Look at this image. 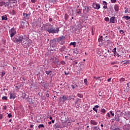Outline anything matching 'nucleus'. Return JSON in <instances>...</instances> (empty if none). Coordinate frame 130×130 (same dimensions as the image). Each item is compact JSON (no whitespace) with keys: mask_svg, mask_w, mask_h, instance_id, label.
<instances>
[{"mask_svg":"<svg viewBox=\"0 0 130 130\" xmlns=\"http://www.w3.org/2000/svg\"><path fill=\"white\" fill-rule=\"evenodd\" d=\"M33 126H34V125H30V127L31 128H33Z\"/></svg>","mask_w":130,"mask_h":130,"instance_id":"obj_61","label":"nucleus"},{"mask_svg":"<svg viewBox=\"0 0 130 130\" xmlns=\"http://www.w3.org/2000/svg\"><path fill=\"white\" fill-rule=\"evenodd\" d=\"M108 82H111V78H109L108 79Z\"/></svg>","mask_w":130,"mask_h":130,"instance_id":"obj_59","label":"nucleus"},{"mask_svg":"<svg viewBox=\"0 0 130 130\" xmlns=\"http://www.w3.org/2000/svg\"><path fill=\"white\" fill-rule=\"evenodd\" d=\"M114 8L115 12H118V11H119V7L117 5H115Z\"/></svg>","mask_w":130,"mask_h":130,"instance_id":"obj_14","label":"nucleus"},{"mask_svg":"<svg viewBox=\"0 0 130 130\" xmlns=\"http://www.w3.org/2000/svg\"><path fill=\"white\" fill-rule=\"evenodd\" d=\"M76 44H77V43H76V42H71L70 45H73L74 47H76Z\"/></svg>","mask_w":130,"mask_h":130,"instance_id":"obj_23","label":"nucleus"},{"mask_svg":"<svg viewBox=\"0 0 130 130\" xmlns=\"http://www.w3.org/2000/svg\"><path fill=\"white\" fill-rule=\"evenodd\" d=\"M55 128H59L60 127V125L56 124H55Z\"/></svg>","mask_w":130,"mask_h":130,"instance_id":"obj_27","label":"nucleus"},{"mask_svg":"<svg viewBox=\"0 0 130 130\" xmlns=\"http://www.w3.org/2000/svg\"><path fill=\"white\" fill-rule=\"evenodd\" d=\"M31 2L33 4H35V3H36V2H37V0H31Z\"/></svg>","mask_w":130,"mask_h":130,"instance_id":"obj_47","label":"nucleus"},{"mask_svg":"<svg viewBox=\"0 0 130 130\" xmlns=\"http://www.w3.org/2000/svg\"><path fill=\"white\" fill-rule=\"evenodd\" d=\"M92 8L95 10H99V9H100V4L98 3H93Z\"/></svg>","mask_w":130,"mask_h":130,"instance_id":"obj_6","label":"nucleus"},{"mask_svg":"<svg viewBox=\"0 0 130 130\" xmlns=\"http://www.w3.org/2000/svg\"><path fill=\"white\" fill-rule=\"evenodd\" d=\"M105 20L106 21V22H109V18L108 17H106L105 18Z\"/></svg>","mask_w":130,"mask_h":130,"instance_id":"obj_43","label":"nucleus"},{"mask_svg":"<svg viewBox=\"0 0 130 130\" xmlns=\"http://www.w3.org/2000/svg\"><path fill=\"white\" fill-rule=\"evenodd\" d=\"M49 22H52V18L49 19Z\"/></svg>","mask_w":130,"mask_h":130,"instance_id":"obj_64","label":"nucleus"},{"mask_svg":"<svg viewBox=\"0 0 130 130\" xmlns=\"http://www.w3.org/2000/svg\"><path fill=\"white\" fill-rule=\"evenodd\" d=\"M46 31H47L49 33H51L52 34H53L54 33H58L59 31V29L56 28H53L52 27V25H49L45 27Z\"/></svg>","mask_w":130,"mask_h":130,"instance_id":"obj_1","label":"nucleus"},{"mask_svg":"<svg viewBox=\"0 0 130 130\" xmlns=\"http://www.w3.org/2000/svg\"><path fill=\"white\" fill-rule=\"evenodd\" d=\"M62 98L63 99V101H67L68 97H67L66 95H63Z\"/></svg>","mask_w":130,"mask_h":130,"instance_id":"obj_21","label":"nucleus"},{"mask_svg":"<svg viewBox=\"0 0 130 130\" xmlns=\"http://www.w3.org/2000/svg\"><path fill=\"white\" fill-rule=\"evenodd\" d=\"M27 101L29 104H33V103H34V101H33V99L32 98H28Z\"/></svg>","mask_w":130,"mask_h":130,"instance_id":"obj_13","label":"nucleus"},{"mask_svg":"<svg viewBox=\"0 0 130 130\" xmlns=\"http://www.w3.org/2000/svg\"><path fill=\"white\" fill-rule=\"evenodd\" d=\"M8 116L9 118L12 117V115L11 114H9Z\"/></svg>","mask_w":130,"mask_h":130,"instance_id":"obj_56","label":"nucleus"},{"mask_svg":"<svg viewBox=\"0 0 130 130\" xmlns=\"http://www.w3.org/2000/svg\"><path fill=\"white\" fill-rule=\"evenodd\" d=\"M64 49H66V46H62L61 48H60L59 50L60 51H63Z\"/></svg>","mask_w":130,"mask_h":130,"instance_id":"obj_19","label":"nucleus"},{"mask_svg":"<svg viewBox=\"0 0 130 130\" xmlns=\"http://www.w3.org/2000/svg\"><path fill=\"white\" fill-rule=\"evenodd\" d=\"M9 2L11 4H15V3L17 2V0H9Z\"/></svg>","mask_w":130,"mask_h":130,"instance_id":"obj_20","label":"nucleus"},{"mask_svg":"<svg viewBox=\"0 0 130 130\" xmlns=\"http://www.w3.org/2000/svg\"><path fill=\"white\" fill-rule=\"evenodd\" d=\"M124 81H125V79L124 78H122L120 79V82H124Z\"/></svg>","mask_w":130,"mask_h":130,"instance_id":"obj_31","label":"nucleus"},{"mask_svg":"<svg viewBox=\"0 0 130 130\" xmlns=\"http://www.w3.org/2000/svg\"><path fill=\"white\" fill-rule=\"evenodd\" d=\"M84 83L85 85H88V81L87 80V79H84Z\"/></svg>","mask_w":130,"mask_h":130,"instance_id":"obj_40","label":"nucleus"},{"mask_svg":"<svg viewBox=\"0 0 130 130\" xmlns=\"http://www.w3.org/2000/svg\"><path fill=\"white\" fill-rule=\"evenodd\" d=\"M103 5H104V6H107V2L103 1Z\"/></svg>","mask_w":130,"mask_h":130,"instance_id":"obj_38","label":"nucleus"},{"mask_svg":"<svg viewBox=\"0 0 130 130\" xmlns=\"http://www.w3.org/2000/svg\"><path fill=\"white\" fill-rule=\"evenodd\" d=\"M2 20L3 21H7V20H8V18H7V15L2 16Z\"/></svg>","mask_w":130,"mask_h":130,"instance_id":"obj_16","label":"nucleus"},{"mask_svg":"<svg viewBox=\"0 0 130 130\" xmlns=\"http://www.w3.org/2000/svg\"><path fill=\"white\" fill-rule=\"evenodd\" d=\"M111 3H112V4H115L116 0H111Z\"/></svg>","mask_w":130,"mask_h":130,"instance_id":"obj_41","label":"nucleus"},{"mask_svg":"<svg viewBox=\"0 0 130 130\" xmlns=\"http://www.w3.org/2000/svg\"><path fill=\"white\" fill-rule=\"evenodd\" d=\"M107 116H108V117H110V114H109V113H108L107 114Z\"/></svg>","mask_w":130,"mask_h":130,"instance_id":"obj_57","label":"nucleus"},{"mask_svg":"<svg viewBox=\"0 0 130 130\" xmlns=\"http://www.w3.org/2000/svg\"><path fill=\"white\" fill-rule=\"evenodd\" d=\"M127 85L128 88H130V82H128V83L127 84Z\"/></svg>","mask_w":130,"mask_h":130,"instance_id":"obj_52","label":"nucleus"},{"mask_svg":"<svg viewBox=\"0 0 130 130\" xmlns=\"http://www.w3.org/2000/svg\"><path fill=\"white\" fill-rule=\"evenodd\" d=\"M103 36H101L99 38V46H102V45H103Z\"/></svg>","mask_w":130,"mask_h":130,"instance_id":"obj_9","label":"nucleus"},{"mask_svg":"<svg viewBox=\"0 0 130 130\" xmlns=\"http://www.w3.org/2000/svg\"><path fill=\"white\" fill-rule=\"evenodd\" d=\"M115 120L116 121H119V120H120V119H119V116H117V117H115Z\"/></svg>","mask_w":130,"mask_h":130,"instance_id":"obj_26","label":"nucleus"},{"mask_svg":"<svg viewBox=\"0 0 130 130\" xmlns=\"http://www.w3.org/2000/svg\"><path fill=\"white\" fill-rule=\"evenodd\" d=\"M112 52L114 53V56H117V57H119V56H120L117 52H116V48H114V49H113Z\"/></svg>","mask_w":130,"mask_h":130,"instance_id":"obj_10","label":"nucleus"},{"mask_svg":"<svg viewBox=\"0 0 130 130\" xmlns=\"http://www.w3.org/2000/svg\"><path fill=\"white\" fill-rule=\"evenodd\" d=\"M22 96H23V98H24V99L28 98V97H27V95H26V93H22Z\"/></svg>","mask_w":130,"mask_h":130,"instance_id":"obj_29","label":"nucleus"},{"mask_svg":"<svg viewBox=\"0 0 130 130\" xmlns=\"http://www.w3.org/2000/svg\"><path fill=\"white\" fill-rule=\"evenodd\" d=\"M60 64H62V66H64V64H66V62L64 61H61Z\"/></svg>","mask_w":130,"mask_h":130,"instance_id":"obj_33","label":"nucleus"},{"mask_svg":"<svg viewBox=\"0 0 130 130\" xmlns=\"http://www.w3.org/2000/svg\"><path fill=\"white\" fill-rule=\"evenodd\" d=\"M46 74L47 75H51V71H46Z\"/></svg>","mask_w":130,"mask_h":130,"instance_id":"obj_34","label":"nucleus"},{"mask_svg":"<svg viewBox=\"0 0 130 130\" xmlns=\"http://www.w3.org/2000/svg\"><path fill=\"white\" fill-rule=\"evenodd\" d=\"M119 32L120 33V34H123L124 33V31H123V30L121 29L119 30Z\"/></svg>","mask_w":130,"mask_h":130,"instance_id":"obj_42","label":"nucleus"},{"mask_svg":"<svg viewBox=\"0 0 130 130\" xmlns=\"http://www.w3.org/2000/svg\"><path fill=\"white\" fill-rule=\"evenodd\" d=\"M22 41H23V44H26V43H27V41L24 39V37H23V36H19L17 39V43H22Z\"/></svg>","mask_w":130,"mask_h":130,"instance_id":"obj_3","label":"nucleus"},{"mask_svg":"<svg viewBox=\"0 0 130 130\" xmlns=\"http://www.w3.org/2000/svg\"><path fill=\"white\" fill-rule=\"evenodd\" d=\"M50 2L51 3H53V4H55V3H56L55 0H50Z\"/></svg>","mask_w":130,"mask_h":130,"instance_id":"obj_45","label":"nucleus"},{"mask_svg":"<svg viewBox=\"0 0 130 130\" xmlns=\"http://www.w3.org/2000/svg\"><path fill=\"white\" fill-rule=\"evenodd\" d=\"M81 11H82L81 9H79V11L77 12V14H81Z\"/></svg>","mask_w":130,"mask_h":130,"instance_id":"obj_46","label":"nucleus"},{"mask_svg":"<svg viewBox=\"0 0 130 130\" xmlns=\"http://www.w3.org/2000/svg\"><path fill=\"white\" fill-rule=\"evenodd\" d=\"M110 23H115V17H112L110 19Z\"/></svg>","mask_w":130,"mask_h":130,"instance_id":"obj_11","label":"nucleus"},{"mask_svg":"<svg viewBox=\"0 0 130 130\" xmlns=\"http://www.w3.org/2000/svg\"><path fill=\"white\" fill-rule=\"evenodd\" d=\"M99 129V127L98 126H94L92 128V130H98Z\"/></svg>","mask_w":130,"mask_h":130,"instance_id":"obj_25","label":"nucleus"},{"mask_svg":"<svg viewBox=\"0 0 130 130\" xmlns=\"http://www.w3.org/2000/svg\"><path fill=\"white\" fill-rule=\"evenodd\" d=\"M3 100H8V97L7 96H3L2 98Z\"/></svg>","mask_w":130,"mask_h":130,"instance_id":"obj_39","label":"nucleus"},{"mask_svg":"<svg viewBox=\"0 0 130 130\" xmlns=\"http://www.w3.org/2000/svg\"><path fill=\"white\" fill-rule=\"evenodd\" d=\"M6 73L5 72H2L1 74V77H3V76H5Z\"/></svg>","mask_w":130,"mask_h":130,"instance_id":"obj_44","label":"nucleus"},{"mask_svg":"<svg viewBox=\"0 0 130 130\" xmlns=\"http://www.w3.org/2000/svg\"><path fill=\"white\" fill-rule=\"evenodd\" d=\"M110 113L111 114V115H112V116H114V113H112V111H110Z\"/></svg>","mask_w":130,"mask_h":130,"instance_id":"obj_49","label":"nucleus"},{"mask_svg":"<svg viewBox=\"0 0 130 130\" xmlns=\"http://www.w3.org/2000/svg\"><path fill=\"white\" fill-rule=\"evenodd\" d=\"M103 8H104V9H107V5H105V6L103 7Z\"/></svg>","mask_w":130,"mask_h":130,"instance_id":"obj_55","label":"nucleus"},{"mask_svg":"<svg viewBox=\"0 0 130 130\" xmlns=\"http://www.w3.org/2000/svg\"><path fill=\"white\" fill-rule=\"evenodd\" d=\"M77 96L79 97V98H83V94H82V93H78Z\"/></svg>","mask_w":130,"mask_h":130,"instance_id":"obj_28","label":"nucleus"},{"mask_svg":"<svg viewBox=\"0 0 130 130\" xmlns=\"http://www.w3.org/2000/svg\"><path fill=\"white\" fill-rule=\"evenodd\" d=\"M64 18L66 21H68V19H69V15L68 14H65Z\"/></svg>","mask_w":130,"mask_h":130,"instance_id":"obj_24","label":"nucleus"},{"mask_svg":"<svg viewBox=\"0 0 130 130\" xmlns=\"http://www.w3.org/2000/svg\"><path fill=\"white\" fill-rule=\"evenodd\" d=\"M56 41H57V40H56V39L51 40L50 41V45L52 46V47H56Z\"/></svg>","mask_w":130,"mask_h":130,"instance_id":"obj_4","label":"nucleus"},{"mask_svg":"<svg viewBox=\"0 0 130 130\" xmlns=\"http://www.w3.org/2000/svg\"><path fill=\"white\" fill-rule=\"evenodd\" d=\"M13 41H14V42H17V39H16V38H14L13 39Z\"/></svg>","mask_w":130,"mask_h":130,"instance_id":"obj_48","label":"nucleus"},{"mask_svg":"<svg viewBox=\"0 0 130 130\" xmlns=\"http://www.w3.org/2000/svg\"><path fill=\"white\" fill-rule=\"evenodd\" d=\"M75 100V99L73 98V95H70L69 96H67V101L70 100Z\"/></svg>","mask_w":130,"mask_h":130,"instance_id":"obj_17","label":"nucleus"},{"mask_svg":"<svg viewBox=\"0 0 130 130\" xmlns=\"http://www.w3.org/2000/svg\"><path fill=\"white\" fill-rule=\"evenodd\" d=\"M6 3L5 2H1L0 3V7H3V6H4V5H5Z\"/></svg>","mask_w":130,"mask_h":130,"instance_id":"obj_36","label":"nucleus"},{"mask_svg":"<svg viewBox=\"0 0 130 130\" xmlns=\"http://www.w3.org/2000/svg\"><path fill=\"white\" fill-rule=\"evenodd\" d=\"M90 123L91 124H93V125H97L98 123L97 122H96L95 120H91L90 121Z\"/></svg>","mask_w":130,"mask_h":130,"instance_id":"obj_15","label":"nucleus"},{"mask_svg":"<svg viewBox=\"0 0 130 130\" xmlns=\"http://www.w3.org/2000/svg\"><path fill=\"white\" fill-rule=\"evenodd\" d=\"M123 18H125V19H126V20H129V19H130V17L129 16H123Z\"/></svg>","mask_w":130,"mask_h":130,"instance_id":"obj_30","label":"nucleus"},{"mask_svg":"<svg viewBox=\"0 0 130 130\" xmlns=\"http://www.w3.org/2000/svg\"><path fill=\"white\" fill-rule=\"evenodd\" d=\"M16 97L15 94H10V99H14Z\"/></svg>","mask_w":130,"mask_h":130,"instance_id":"obj_18","label":"nucleus"},{"mask_svg":"<svg viewBox=\"0 0 130 130\" xmlns=\"http://www.w3.org/2000/svg\"><path fill=\"white\" fill-rule=\"evenodd\" d=\"M9 5H10V3H6V5H5V7H7H7H8V6H9Z\"/></svg>","mask_w":130,"mask_h":130,"instance_id":"obj_50","label":"nucleus"},{"mask_svg":"<svg viewBox=\"0 0 130 130\" xmlns=\"http://www.w3.org/2000/svg\"><path fill=\"white\" fill-rule=\"evenodd\" d=\"M128 12V10H127V9H126V10H125L124 13L125 14H126V13H127Z\"/></svg>","mask_w":130,"mask_h":130,"instance_id":"obj_60","label":"nucleus"},{"mask_svg":"<svg viewBox=\"0 0 130 130\" xmlns=\"http://www.w3.org/2000/svg\"><path fill=\"white\" fill-rule=\"evenodd\" d=\"M55 61H53V63H55V62L56 63H57V62H58V61H57V58H56V57H55Z\"/></svg>","mask_w":130,"mask_h":130,"instance_id":"obj_37","label":"nucleus"},{"mask_svg":"<svg viewBox=\"0 0 130 130\" xmlns=\"http://www.w3.org/2000/svg\"><path fill=\"white\" fill-rule=\"evenodd\" d=\"M98 108H99V106H98V105H96V106H94V108H93V110H94V111H95V112H96V113H97V112H98Z\"/></svg>","mask_w":130,"mask_h":130,"instance_id":"obj_12","label":"nucleus"},{"mask_svg":"<svg viewBox=\"0 0 130 130\" xmlns=\"http://www.w3.org/2000/svg\"><path fill=\"white\" fill-rule=\"evenodd\" d=\"M100 78V77H99V78H98V77H96V76H94V77H93V78H94V79H95V80H98V79H99Z\"/></svg>","mask_w":130,"mask_h":130,"instance_id":"obj_51","label":"nucleus"},{"mask_svg":"<svg viewBox=\"0 0 130 130\" xmlns=\"http://www.w3.org/2000/svg\"><path fill=\"white\" fill-rule=\"evenodd\" d=\"M101 112L102 113H105V112H106V110H105V109H103L101 110Z\"/></svg>","mask_w":130,"mask_h":130,"instance_id":"obj_35","label":"nucleus"},{"mask_svg":"<svg viewBox=\"0 0 130 130\" xmlns=\"http://www.w3.org/2000/svg\"><path fill=\"white\" fill-rule=\"evenodd\" d=\"M41 127H44V125L43 124H40V125L38 126V128H41Z\"/></svg>","mask_w":130,"mask_h":130,"instance_id":"obj_32","label":"nucleus"},{"mask_svg":"<svg viewBox=\"0 0 130 130\" xmlns=\"http://www.w3.org/2000/svg\"><path fill=\"white\" fill-rule=\"evenodd\" d=\"M46 97H47V98H48V97H49V93H46Z\"/></svg>","mask_w":130,"mask_h":130,"instance_id":"obj_54","label":"nucleus"},{"mask_svg":"<svg viewBox=\"0 0 130 130\" xmlns=\"http://www.w3.org/2000/svg\"><path fill=\"white\" fill-rule=\"evenodd\" d=\"M31 16V13L29 12L28 13H23V17L24 19L26 20H29V17Z\"/></svg>","mask_w":130,"mask_h":130,"instance_id":"obj_7","label":"nucleus"},{"mask_svg":"<svg viewBox=\"0 0 130 130\" xmlns=\"http://www.w3.org/2000/svg\"><path fill=\"white\" fill-rule=\"evenodd\" d=\"M69 74H70V73L64 72V75H66V76H68V75H69Z\"/></svg>","mask_w":130,"mask_h":130,"instance_id":"obj_58","label":"nucleus"},{"mask_svg":"<svg viewBox=\"0 0 130 130\" xmlns=\"http://www.w3.org/2000/svg\"><path fill=\"white\" fill-rule=\"evenodd\" d=\"M57 42L61 45H63L66 43V37L62 36L59 37L58 38L56 39Z\"/></svg>","mask_w":130,"mask_h":130,"instance_id":"obj_2","label":"nucleus"},{"mask_svg":"<svg viewBox=\"0 0 130 130\" xmlns=\"http://www.w3.org/2000/svg\"><path fill=\"white\" fill-rule=\"evenodd\" d=\"M17 33V31L14 28H12L11 30H10V37L13 38L15 35H16V34Z\"/></svg>","mask_w":130,"mask_h":130,"instance_id":"obj_5","label":"nucleus"},{"mask_svg":"<svg viewBox=\"0 0 130 130\" xmlns=\"http://www.w3.org/2000/svg\"><path fill=\"white\" fill-rule=\"evenodd\" d=\"M71 86L72 87V89H76V88H77V87H78V84H75L74 85H72Z\"/></svg>","mask_w":130,"mask_h":130,"instance_id":"obj_22","label":"nucleus"},{"mask_svg":"<svg viewBox=\"0 0 130 130\" xmlns=\"http://www.w3.org/2000/svg\"><path fill=\"white\" fill-rule=\"evenodd\" d=\"M3 118V115L0 114V119H2Z\"/></svg>","mask_w":130,"mask_h":130,"instance_id":"obj_62","label":"nucleus"},{"mask_svg":"<svg viewBox=\"0 0 130 130\" xmlns=\"http://www.w3.org/2000/svg\"><path fill=\"white\" fill-rule=\"evenodd\" d=\"M129 63V62H128V61H126L125 62H124V64H128Z\"/></svg>","mask_w":130,"mask_h":130,"instance_id":"obj_53","label":"nucleus"},{"mask_svg":"<svg viewBox=\"0 0 130 130\" xmlns=\"http://www.w3.org/2000/svg\"><path fill=\"white\" fill-rule=\"evenodd\" d=\"M3 109H5V110L7 109V106H4Z\"/></svg>","mask_w":130,"mask_h":130,"instance_id":"obj_63","label":"nucleus"},{"mask_svg":"<svg viewBox=\"0 0 130 130\" xmlns=\"http://www.w3.org/2000/svg\"><path fill=\"white\" fill-rule=\"evenodd\" d=\"M84 8V9H83V13L84 14H87V13L90 12V11L91 10V9H90V7H89L85 6Z\"/></svg>","mask_w":130,"mask_h":130,"instance_id":"obj_8","label":"nucleus"}]
</instances>
